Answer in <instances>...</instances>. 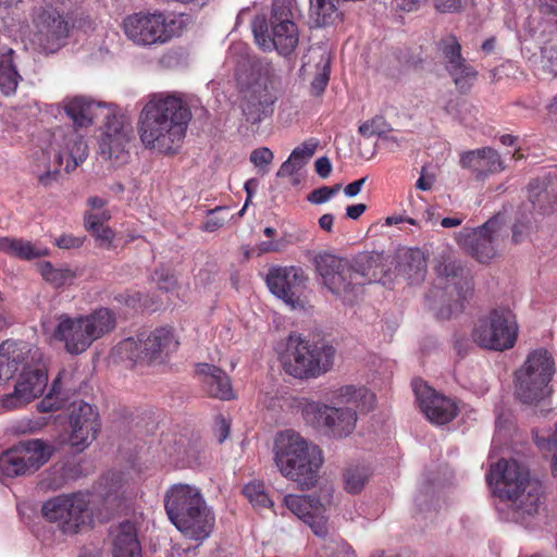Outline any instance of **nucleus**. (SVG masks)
Here are the masks:
<instances>
[{"label": "nucleus", "instance_id": "f257e3e1", "mask_svg": "<svg viewBox=\"0 0 557 557\" xmlns=\"http://www.w3.org/2000/svg\"><path fill=\"white\" fill-rule=\"evenodd\" d=\"M191 117L190 107L183 95L150 94L138 117L139 139L146 148L174 154L184 143Z\"/></svg>", "mask_w": 557, "mask_h": 557}, {"label": "nucleus", "instance_id": "f03ea898", "mask_svg": "<svg viewBox=\"0 0 557 557\" xmlns=\"http://www.w3.org/2000/svg\"><path fill=\"white\" fill-rule=\"evenodd\" d=\"M375 395L364 387L347 385L336 391L332 406L309 401L302 407L307 424L323 431L330 437L343 438L350 435L357 423V412L374 408Z\"/></svg>", "mask_w": 557, "mask_h": 557}, {"label": "nucleus", "instance_id": "7ed1b4c3", "mask_svg": "<svg viewBox=\"0 0 557 557\" xmlns=\"http://www.w3.org/2000/svg\"><path fill=\"white\" fill-rule=\"evenodd\" d=\"M40 144L30 153V172L40 186L49 187L58 181L64 161L66 172L74 171L88 156L84 137L75 129L61 128L41 134Z\"/></svg>", "mask_w": 557, "mask_h": 557}, {"label": "nucleus", "instance_id": "20e7f679", "mask_svg": "<svg viewBox=\"0 0 557 557\" xmlns=\"http://www.w3.org/2000/svg\"><path fill=\"white\" fill-rule=\"evenodd\" d=\"M435 277L426 295L431 310L441 319H448L462 309L463 301L473 293L471 271L463 267L450 250H445L434 265Z\"/></svg>", "mask_w": 557, "mask_h": 557}, {"label": "nucleus", "instance_id": "39448f33", "mask_svg": "<svg viewBox=\"0 0 557 557\" xmlns=\"http://www.w3.org/2000/svg\"><path fill=\"white\" fill-rule=\"evenodd\" d=\"M274 460L282 475L296 482L302 490L317 483L323 463L321 449L292 430L276 435Z\"/></svg>", "mask_w": 557, "mask_h": 557}, {"label": "nucleus", "instance_id": "423d86ee", "mask_svg": "<svg viewBox=\"0 0 557 557\" xmlns=\"http://www.w3.org/2000/svg\"><path fill=\"white\" fill-rule=\"evenodd\" d=\"M272 78V67L269 63L248 58L238 65L236 82L240 92V109L248 123L259 124L272 116L277 99Z\"/></svg>", "mask_w": 557, "mask_h": 557}, {"label": "nucleus", "instance_id": "0eeeda50", "mask_svg": "<svg viewBox=\"0 0 557 557\" xmlns=\"http://www.w3.org/2000/svg\"><path fill=\"white\" fill-rule=\"evenodd\" d=\"M164 507L171 522L186 536L201 541L211 534L214 516L197 487L173 484L164 495Z\"/></svg>", "mask_w": 557, "mask_h": 557}, {"label": "nucleus", "instance_id": "6e6552de", "mask_svg": "<svg viewBox=\"0 0 557 557\" xmlns=\"http://www.w3.org/2000/svg\"><path fill=\"white\" fill-rule=\"evenodd\" d=\"M486 481L509 499L512 509L521 516H533L537 512L543 496L542 484L539 480L531 479L528 469L516 460L502 459L492 465Z\"/></svg>", "mask_w": 557, "mask_h": 557}, {"label": "nucleus", "instance_id": "1a4fd4ad", "mask_svg": "<svg viewBox=\"0 0 557 557\" xmlns=\"http://www.w3.org/2000/svg\"><path fill=\"white\" fill-rule=\"evenodd\" d=\"M115 326L114 312L104 307L95 309L88 314L62 313L57 317L53 337L63 344L67 354L78 356L96 341L111 333Z\"/></svg>", "mask_w": 557, "mask_h": 557}, {"label": "nucleus", "instance_id": "9d476101", "mask_svg": "<svg viewBox=\"0 0 557 557\" xmlns=\"http://www.w3.org/2000/svg\"><path fill=\"white\" fill-rule=\"evenodd\" d=\"M294 0H273L270 27L265 17H256L252 32L256 44L262 49H275L282 55H289L299 41L298 27L294 22Z\"/></svg>", "mask_w": 557, "mask_h": 557}, {"label": "nucleus", "instance_id": "9b49d317", "mask_svg": "<svg viewBox=\"0 0 557 557\" xmlns=\"http://www.w3.org/2000/svg\"><path fill=\"white\" fill-rule=\"evenodd\" d=\"M335 349L323 341L313 342L300 335H289L282 355L285 372L297 379L318 377L333 366Z\"/></svg>", "mask_w": 557, "mask_h": 557}, {"label": "nucleus", "instance_id": "f8f14e48", "mask_svg": "<svg viewBox=\"0 0 557 557\" xmlns=\"http://www.w3.org/2000/svg\"><path fill=\"white\" fill-rule=\"evenodd\" d=\"M180 346L173 327L160 326L151 331H141L136 336L123 339L115 347L121 359L134 363L162 364Z\"/></svg>", "mask_w": 557, "mask_h": 557}, {"label": "nucleus", "instance_id": "ddd939ff", "mask_svg": "<svg viewBox=\"0 0 557 557\" xmlns=\"http://www.w3.org/2000/svg\"><path fill=\"white\" fill-rule=\"evenodd\" d=\"M556 371L552 354L545 348L531 351L516 372L517 398L528 405L537 404L550 394L549 382Z\"/></svg>", "mask_w": 557, "mask_h": 557}, {"label": "nucleus", "instance_id": "4468645a", "mask_svg": "<svg viewBox=\"0 0 557 557\" xmlns=\"http://www.w3.org/2000/svg\"><path fill=\"white\" fill-rule=\"evenodd\" d=\"M175 25V18L162 11H139L124 17L122 29L135 46L152 47L171 41L176 35Z\"/></svg>", "mask_w": 557, "mask_h": 557}, {"label": "nucleus", "instance_id": "2eb2a0df", "mask_svg": "<svg viewBox=\"0 0 557 557\" xmlns=\"http://www.w3.org/2000/svg\"><path fill=\"white\" fill-rule=\"evenodd\" d=\"M518 331L513 312L509 308L497 307L478 321L472 338L482 348L503 351L515 346Z\"/></svg>", "mask_w": 557, "mask_h": 557}, {"label": "nucleus", "instance_id": "dca6fc26", "mask_svg": "<svg viewBox=\"0 0 557 557\" xmlns=\"http://www.w3.org/2000/svg\"><path fill=\"white\" fill-rule=\"evenodd\" d=\"M53 453V446L44 440L21 441L1 453L0 472L10 479L32 475L50 460Z\"/></svg>", "mask_w": 557, "mask_h": 557}, {"label": "nucleus", "instance_id": "f3484780", "mask_svg": "<svg viewBox=\"0 0 557 557\" xmlns=\"http://www.w3.org/2000/svg\"><path fill=\"white\" fill-rule=\"evenodd\" d=\"M314 264L323 286L346 305H352L361 293L350 262L330 253L314 257Z\"/></svg>", "mask_w": 557, "mask_h": 557}, {"label": "nucleus", "instance_id": "a211bd4d", "mask_svg": "<svg viewBox=\"0 0 557 557\" xmlns=\"http://www.w3.org/2000/svg\"><path fill=\"white\" fill-rule=\"evenodd\" d=\"M443 64L456 89L461 95L470 92L478 81L479 72L461 54V45L450 35L440 41Z\"/></svg>", "mask_w": 557, "mask_h": 557}, {"label": "nucleus", "instance_id": "6ab92c4d", "mask_svg": "<svg viewBox=\"0 0 557 557\" xmlns=\"http://www.w3.org/2000/svg\"><path fill=\"white\" fill-rule=\"evenodd\" d=\"M307 276L297 267H275L267 275L270 292L282 299L293 310L305 309L300 290L305 287Z\"/></svg>", "mask_w": 557, "mask_h": 557}, {"label": "nucleus", "instance_id": "aec40b11", "mask_svg": "<svg viewBox=\"0 0 557 557\" xmlns=\"http://www.w3.org/2000/svg\"><path fill=\"white\" fill-rule=\"evenodd\" d=\"M33 42L46 53L58 51L69 35V24L55 9L41 10L34 20Z\"/></svg>", "mask_w": 557, "mask_h": 557}, {"label": "nucleus", "instance_id": "412c9836", "mask_svg": "<svg viewBox=\"0 0 557 557\" xmlns=\"http://www.w3.org/2000/svg\"><path fill=\"white\" fill-rule=\"evenodd\" d=\"M25 363L15 384L13 393L7 394L0 400V406L7 410L20 408L42 394L47 386L48 376L42 368Z\"/></svg>", "mask_w": 557, "mask_h": 557}, {"label": "nucleus", "instance_id": "4be33fe9", "mask_svg": "<svg viewBox=\"0 0 557 557\" xmlns=\"http://www.w3.org/2000/svg\"><path fill=\"white\" fill-rule=\"evenodd\" d=\"M70 414V445L76 453L86 449L96 438L100 430L98 412L91 405L81 401H73Z\"/></svg>", "mask_w": 557, "mask_h": 557}, {"label": "nucleus", "instance_id": "5701e85b", "mask_svg": "<svg viewBox=\"0 0 557 557\" xmlns=\"http://www.w3.org/2000/svg\"><path fill=\"white\" fill-rule=\"evenodd\" d=\"M413 392L422 412L431 423L446 424L457 416L456 404L451 399L437 394L421 380L413 381Z\"/></svg>", "mask_w": 557, "mask_h": 557}, {"label": "nucleus", "instance_id": "b1692460", "mask_svg": "<svg viewBox=\"0 0 557 557\" xmlns=\"http://www.w3.org/2000/svg\"><path fill=\"white\" fill-rule=\"evenodd\" d=\"M459 165L469 171L476 182H485L506 169L500 153L488 146L461 152Z\"/></svg>", "mask_w": 557, "mask_h": 557}, {"label": "nucleus", "instance_id": "393cba45", "mask_svg": "<svg viewBox=\"0 0 557 557\" xmlns=\"http://www.w3.org/2000/svg\"><path fill=\"white\" fill-rule=\"evenodd\" d=\"M132 126L122 117L108 119L104 132L99 141L100 154L104 159L119 160L124 157L126 147L132 138Z\"/></svg>", "mask_w": 557, "mask_h": 557}, {"label": "nucleus", "instance_id": "a878e982", "mask_svg": "<svg viewBox=\"0 0 557 557\" xmlns=\"http://www.w3.org/2000/svg\"><path fill=\"white\" fill-rule=\"evenodd\" d=\"M40 360L38 349H32L26 345H18L13 342H4L0 345V384L13 377L25 363Z\"/></svg>", "mask_w": 557, "mask_h": 557}, {"label": "nucleus", "instance_id": "bb28decb", "mask_svg": "<svg viewBox=\"0 0 557 557\" xmlns=\"http://www.w3.org/2000/svg\"><path fill=\"white\" fill-rule=\"evenodd\" d=\"M391 263L395 271L410 282L422 281L426 273L425 252L420 247L399 246Z\"/></svg>", "mask_w": 557, "mask_h": 557}, {"label": "nucleus", "instance_id": "cd10ccee", "mask_svg": "<svg viewBox=\"0 0 557 557\" xmlns=\"http://www.w3.org/2000/svg\"><path fill=\"white\" fill-rule=\"evenodd\" d=\"M386 262L387 258L382 253L375 251L361 252L354 258L352 262H350V267L362 287L367 284L382 281L391 271Z\"/></svg>", "mask_w": 557, "mask_h": 557}, {"label": "nucleus", "instance_id": "c85d7f7f", "mask_svg": "<svg viewBox=\"0 0 557 557\" xmlns=\"http://www.w3.org/2000/svg\"><path fill=\"white\" fill-rule=\"evenodd\" d=\"M197 372L202 375V384L212 397L228 400L233 398L231 381L226 373L215 366L201 363Z\"/></svg>", "mask_w": 557, "mask_h": 557}, {"label": "nucleus", "instance_id": "c756f323", "mask_svg": "<svg viewBox=\"0 0 557 557\" xmlns=\"http://www.w3.org/2000/svg\"><path fill=\"white\" fill-rule=\"evenodd\" d=\"M113 557H141L140 544L137 531L133 523L126 521L116 527L112 532Z\"/></svg>", "mask_w": 557, "mask_h": 557}, {"label": "nucleus", "instance_id": "7c9ffc66", "mask_svg": "<svg viewBox=\"0 0 557 557\" xmlns=\"http://www.w3.org/2000/svg\"><path fill=\"white\" fill-rule=\"evenodd\" d=\"M70 499L66 506L64 533H77L79 528L88 521L89 515V499L82 493L70 494Z\"/></svg>", "mask_w": 557, "mask_h": 557}, {"label": "nucleus", "instance_id": "2f4dec72", "mask_svg": "<svg viewBox=\"0 0 557 557\" xmlns=\"http://www.w3.org/2000/svg\"><path fill=\"white\" fill-rule=\"evenodd\" d=\"M71 373L61 372L52 383L49 394L37 404L40 412H50L63 408L69 400L67 394L73 391L69 383Z\"/></svg>", "mask_w": 557, "mask_h": 557}, {"label": "nucleus", "instance_id": "473e14b6", "mask_svg": "<svg viewBox=\"0 0 557 557\" xmlns=\"http://www.w3.org/2000/svg\"><path fill=\"white\" fill-rule=\"evenodd\" d=\"M100 107L85 97H74L65 101L64 110L73 123L78 127H87L92 123L95 111Z\"/></svg>", "mask_w": 557, "mask_h": 557}, {"label": "nucleus", "instance_id": "72a5a7b5", "mask_svg": "<svg viewBox=\"0 0 557 557\" xmlns=\"http://www.w3.org/2000/svg\"><path fill=\"white\" fill-rule=\"evenodd\" d=\"M13 53L12 49L0 53V89L4 95L15 91L21 77L13 63Z\"/></svg>", "mask_w": 557, "mask_h": 557}, {"label": "nucleus", "instance_id": "f704fd0d", "mask_svg": "<svg viewBox=\"0 0 557 557\" xmlns=\"http://www.w3.org/2000/svg\"><path fill=\"white\" fill-rule=\"evenodd\" d=\"M338 0H310V17L315 26H329L339 17Z\"/></svg>", "mask_w": 557, "mask_h": 557}, {"label": "nucleus", "instance_id": "c9c22d12", "mask_svg": "<svg viewBox=\"0 0 557 557\" xmlns=\"http://www.w3.org/2000/svg\"><path fill=\"white\" fill-rule=\"evenodd\" d=\"M37 268L46 282L55 288L71 285L76 278V271L70 268H54L49 261L38 262Z\"/></svg>", "mask_w": 557, "mask_h": 557}, {"label": "nucleus", "instance_id": "e433bc0d", "mask_svg": "<svg viewBox=\"0 0 557 557\" xmlns=\"http://www.w3.org/2000/svg\"><path fill=\"white\" fill-rule=\"evenodd\" d=\"M110 218V213L107 210L87 213L85 215V225L87 231L90 232L96 239L108 240L110 244L113 233L104 225Z\"/></svg>", "mask_w": 557, "mask_h": 557}, {"label": "nucleus", "instance_id": "4c0bfd02", "mask_svg": "<svg viewBox=\"0 0 557 557\" xmlns=\"http://www.w3.org/2000/svg\"><path fill=\"white\" fill-rule=\"evenodd\" d=\"M69 502H71L70 495H59L47 500L41 508L44 517L51 522L58 523L63 533L66 506Z\"/></svg>", "mask_w": 557, "mask_h": 557}, {"label": "nucleus", "instance_id": "58836bf2", "mask_svg": "<svg viewBox=\"0 0 557 557\" xmlns=\"http://www.w3.org/2000/svg\"><path fill=\"white\" fill-rule=\"evenodd\" d=\"M286 507L299 519L310 522L313 519V510L317 509L313 499L306 495H287L284 498Z\"/></svg>", "mask_w": 557, "mask_h": 557}, {"label": "nucleus", "instance_id": "ea45409f", "mask_svg": "<svg viewBox=\"0 0 557 557\" xmlns=\"http://www.w3.org/2000/svg\"><path fill=\"white\" fill-rule=\"evenodd\" d=\"M243 493L256 508H269L273 505L272 500L264 491L263 484L260 482L248 483L244 487Z\"/></svg>", "mask_w": 557, "mask_h": 557}, {"label": "nucleus", "instance_id": "a19ab883", "mask_svg": "<svg viewBox=\"0 0 557 557\" xmlns=\"http://www.w3.org/2000/svg\"><path fill=\"white\" fill-rule=\"evenodd\" d=\"M500 225V218L499 215H495L487 220L483 225L473 228L471 231H468L466 236L472 237L475 240H483L488 242L492 244L496 239L494 234L498 231Z\"/></svg>", "mask_w": 557, "mask_h": 557}, {"label": "nucleus", "instance_id": "79ce46f5", "mask_svg": "<svg viewBox=\"0 0 557 557\" xmlns=\"http://www.w3.org/2000/svg\"><path fill=\"white\" fill-rule=\"evenodd\" d=\"M2 251L11 257L23 260H33L49 255L47 248L38 246H2Z\"/></svg>", "mask_w": 557, "mask_h": 557}, {"label": "nucleus", "instance_id": "37998d69", "mask_svg": "<svg viewBox=\"0 0 557 557\" xmlns=\"http://www.w3.org/2000/svg\"><path fill=\"white\" fill-rule=\"evenodd\" d=\"M368 480V473L364 468H351L345 473V488L347 492L359 493Z\"/></svg>", "mask_w": 557, "mask_h": 557}, {"label": "nucleus", "instance_id": "c03bdc74", "mask_svg": "<svg viewBox=\"0 0 557 557\" xmlns=\"http://www.w3.org/2000/svg\"><path fill=\"white\" fill-rule=\"evenodd\" d=\"M301 162L294 160L293 158L288 157L286 161L282 163L280 166L276 176L277 177H285L289 176L292 177V184L298 185L300 183V178L297 176L298 172L301 170Z\"/></svg>", "mask_w": 557, "mask_h": 557}, {"label": "nucleus", "instance_id": "a18cd8bd", "mask_svg": "<svg viewBox=\"0 0 557 557\" xmlns=\"http://www.w3.org/2000/svg\"><path fill=\"white\" fill-rule=\"evenodd\" d=\"M317 147H318L317 140H314V139L307 140L301 146L296 147L292 151L289 157L296 161L301 162V166H304L306 164V162L314 154Z\"/></svg>", "mask_w": 557, "mask_h": 557}, {"label": "nucleus", "instance_id": "49530a36", "mask_svg": "<svg viewBox=\"0 0 557 557\" xmlns=\"http://www.w3.org/2000/svg\"><path fill=\"white\" fill-rule=\"evenodd\" d=\"M341 185L336 184L334 186H322L320 188L313 189L308 196L307 200L311 203H324L326 202L332 196H334L336 193L339 191Z\"/></svg>", "mask_w": 557, "mask_h": 557}, {"label": "nucleus", "instance_id": "de8ad7c7", "mask_svg": "<svg viewBox=\"0 0 557 557\" xmlns=\"http://www.w3.org/2000/svg\"><path fill=\"white\" fill-rule=\"evenodd\" d=\"M466 253L480 263H488L497 253L493 246H463Z\"/></svg>", "mask_w": 557, "mask_h": 557}, {"label": "nucleus", "instance_id": "09e8293b", "mask_svg": "<svg viewBox=\"0 0 557 557\" xmlns=\"http://www.w3.org/2000/svg\"><path fill=\"white\" fill-rule=\"evenodd\" d=\"M153 282H156L160 290L170 292L176 286V278L173 274L165 270H156L152 275Z\"/></svg>", "mask_w": 557, "mask_h": 557}, {"label": "nucleus", "instance_id": "8fccbe9b", "mask_svg": "<svg viewBox=\"0 0 557 557\" xmlns=\"http://www.w3.org/2000/svg\"><path fill=\"white\" fill-rule=\"evenodd\" d=\"M273 159H274L273 152L267 147L257 148V149L252 150L250 153L251 163H253L255 166L260 168V169L265 168L269 164H271Z\"/></svg>", "mask_w": 557, "mask_h": 557}, {"label": "nucleus", "instance_id": "3c124183", "mask_svg": "<svg viewBox=\"0 0 557 557\" xmlns=\"http://www.w3.org/2000/svg\"><path fill=\"white\" fill-rule=\"evenodd\" d=\"M329 79H330V65H329V62H325L322 67V71L319 72L314 76V78L311 83L312 92L315 96H320L325 90V88L329 84Z\"/></svg>", "mask_w": 557, "mask_h": 557}, {"label": "nucleus", "instance_id": "603ef678", "mask_svg": "<svg viewBox=\"0 0 557 557\" xmlns=\"http://www.w3.org/2000/svg\"><path fill=\"white\" fill-rule=\"evenodd\" d=\"M543 449L554 451L552 457V474L557 478V422L555 423V431L547 438H543Z\"/></svg>", "mask_w": 557, "mask_h": 557}, {"label": "nucleus", "instance_id": "864d4df0", "mask_svg": "<svg viewBox=\"0 0 557 557\" xmlns=\"http://www.w3.org/2000/svg\"><path fill=\"white\" fill-rule=\"evenodd\" d=\"M381 117H375L369 121L363 122L359 126V133L364 137H372L375 135H380L383 129L381 127Z\"/></svg>", "mask_w": 557, "mask_h": 557}, {"label": "nucleus", "instance_id": "5fc2aeb1", "mask_svg": "<svg viewBox=\"0 0 557 557\" xmlns=\"http://www.w3.org/2000/svg\"><path fill=\"white\" fill-rule=\"evenodd\" d=\"M435 9L442 13L459 12L462 9V0H436Z\"/></svg>", "mask_w": 557, "mask_h": 557}, {"label": "nucleus", "instance_id": "6e6d98bb", "mask_svg": "<svg viewBox=\"0 0 557 557\" xmlns=\"http://www.w3.org/2000/svg\"><path fill=\"white\" fill-rule=\"evenodd\" d=\"M230 423L227 422V420L222 417V416H219L216 417L215 419V434L218 436V440L220 443L224 442L228 434H230Z\"/></svg>", "mask_w": 557, "mask_h": 557}, {"label": "nucleus", "instance_id": "4d7b16f0", "mask_svg": "<svg viewBox=\"0 0 557 557\" xmlns=\"http://www.w3.org/2000/svg\"><path fill=\"white\" fill-rule=\"evenodd\" d=\"M315 172L322 178L330 176L332 172V163L327 157H321L314 162Z\"/></svg>", "mask_w": 557, "mask_h": 557}, {"label": "nucleus", "instance_id": "13d9d810", "mask_svg": "<svg viewBox=\"0 0 557 557\" xmlns=\"http://www.w3.org/2000/svg\"><path fill=\"white\" fill-rule=\"evenodd\" d=\"M258 187H259V181L257 178H249L248 181H246V183L244 185V189L247 194V198H246L243 209L239 212L240 214L247 208L248 203L250 202V200Z\"/></svg>", "mask_w": 557, "mask_h": 557}, {"label": "nucleus", "instance_id": "bf43d9fd", "mask_svg": "<svg viewBox=\"0 0 557 557\" xmlns=\"http://www.w3.org/2000/svg\"><path fill=\"white\" fill-rule=\"evenodd\" d=\"M366 181H367V176L361 177V178H359L357 181H354V182L349 183L344 188L345 195L348 196V197L357 196L360 193V190H361L362 186L364 185Z\"/></svg>", "mask_w": 557, "mask_h": 557}, {"label": "nucleus", "instance_id": "052dcab7", "mask_svg": "<svg viewBox=\"0 0 557 557\" xmlns=\"http://www.w3.org/2000/svg\"><path fill=\"white\" fill-rule=\"evenodd\" d=\"M367 210V206L364 203H357L348 206L346 209V215L347 218L351 220H357L359 216H361L364 211Z\"/></svg>", "mask_w": 557, "mask_h": 557}, {"label": "nucleus", "instance_id": "680f3d73", "mask_svg": "<svg viewBox=\"0 0 557 557\" xmlns=\"http://www.w3.org/2000/svg\"><path fill=\"white\" fill-rule=\"evenodd\" d=\"M276 246H264V247H261L259 248L258 250H255V249H244L243 250V256H244V259L245 260H248L252 255H257V256H260L262 253H267V252H271V251H276Z\"/></svg>", "mask_w": 557, "mask_h": 557}, {"label": "nucleus", "instance_id": "e2e57ef3", "mask_svg": "<svg viewBox=\"0 0 557 557\" xmlns=\"http://www.w3.org/2000/svg\"><path fill=\"white\" fill-rule=\"evenodd\" d=\"M404 222L409 223L411 225L416 224V221L411 218H407V216H403V215H392V216H387L385 219V223L382 226H384V225L389 226V225L404 223Z\"/></svg>", "mask_w": 557, "mask_h": 557}, {"label": "nucleus", "instance_id": "0e129e2a", "mask_svg": "<svg viewBox=\"0 0 557 557\" xmlns=\"http://www.w3.org/2000/svg\"><path fill=\"white\" fill-rule=\"evenodd\" d=\"M421 0H399L398 8L405 12H412L419 9Z\"/></svg>", "mask_w": 557, "mask_h": 557}, {"label": "nucleus", "instance_id": "69168bd1", "mask_svg": "<svg viewBox=\"0 0 557 557\" xmlns=\"http://www.w3.org/2000/svg\"><path fill=\"white\" fill-rule=\"evenodd\" d=\"M106 203L107 201L98 196H94L88 199V205L91 209V212L102 210Z\"/></svg>", "mask_w": 557, "mask_h": 557}, {"label": "nucleus", "instance_id": "338daca9", "mask_svg": "<svg viewBox=\"0 0 557 557\" xmlns=\"http://www.w3.org/2000/svg\"><path fill=\"white\" fill-rule=\"evenodd\" d=\"M527 228L524 224H515L512 226V240L517 244L519 242H523L525 238L523 237V232Z\"/></svg>", "mask_w": 557, "mask_h": 557}, {"label": "nucleus", "instance_id": "774afa93", "mask_svg": "<svg viewBox=\"0 0 557 557\" xmlns=\"http://www.w3.org/2000/svg\"><path fill=\"white\" fill-rule=\"evenodd\" d=\"M333 221H334V218L332 214L330 213H326V214H323L320 219H319V225L322 230L326 231V232H330L332 230V226H333Z\"/></svg>", "mask_w": 557, "mask_h": 557}]
</instances>
